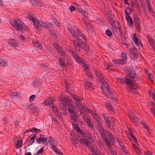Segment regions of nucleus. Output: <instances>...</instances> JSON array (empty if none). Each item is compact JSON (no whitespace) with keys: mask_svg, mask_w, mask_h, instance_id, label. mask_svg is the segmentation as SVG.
<instances>
[{"mask_svg":"<svg viewBox=\"0 0 155 155\" xmlns=\"http://www.w3.org/2000/svg\"><path fill=\"white\" fill-rule=\"evenodd\" d=\"M78 42L79 43V47L85 51H88V49L87 48V46L84 42L81 41V43H80L79 41Z\"/></svg>","mask_w":155,"mask_h":155,"instance_id":"nucleus-17","label":"nucleus"},{"mask_svg":"<svg viewBox=\"0 0 155 155\" xmlns=\"http://www.w3.org/2000/svg\"><path fill=\"white\" fill-rule=\"evenodd\" d=\"M131 121L134 123H136L139 120V118L136 116L131 117L130 118Z\"/></svg>","mask_w":155,"mask_h":155,"instance_id":"nucleus-31","label":"nucleus"},{"mask_svg":"<svg viewBox=\"0 0 155 155\" xmlns=\"http://www.w3.org/2000/svg\"><path fill=\"white\" fill-rule=\"evenodd\" d=\"M22 143V141L21 142V140H18L17 142V143L15 147L16 148H19L21 147V143Z\"/></svg>","mask_w":155,"mask_h":155,"instance_id":"nucleus-42","label":"nucleus"},{"mask_svg":"<svg viewBox=\"0 0 155 155\" xmlns=\"http://www.w3.org/2000/svg\"><path fill=\"white\" fill-rule=\"evenodd\" d=\"M101 135L103 137H106V133L105 131L104 130V129L103 130H101V131H100V132H99Z\"/></svg>","mask_w":155,"mask_h":155,"instance_id":"nucleus-48","label":"nucleus"},{"mask_svg":"<svg viewBox=\"0 0 155 155\" xmlns=\"http://www.w3.org/2000/svg\"><path fill=\"white\" fill-rule=\"evenodd\" d=\"M36 97V96L35 95H31L29 98L30 100V101H33L35 99V98Z\"/></svg>","mask_w":155,"mask_h":155,"instance_id":"nucleus-55","label":"nucleus"},{"mask_svg":"<svg viewBox=\"0 0 155 155\" xmlns=\"http://www.w3.org/2000/svg\"><path fill=\"white\" fill-rule=\"evenodd\" d=\"M133 40L137 45L139 46V44H140V43L139 41L138 38L134 34Z\"/></svg>","mask_w":155,"mask_h":155,"instance_id":"nucleus-24","label":"nucleus"},{"mask_svg":"<svg viewBox=\"0 0 155 155\" xmlns=\"http://www.w3.org/2000/svg\"><path fill=\"white\" fill-rule=\"evenodd\" d=\"M76 30L77 31L76 35L81 37L84 40V42H85L86 41V39L85 35L81 32V31L77 27H76Z\"/></svg>","mask_w":155,"mask_h":155,"instance_id":"nucleus-15","label":"nucleus"},{"mask_svg":"<svg viewBox=\"0 0 155 155\" xmlns=\"http://www.w3.org/2000/svg\"><path fill=\"white\" fill-rule=\"evenodd\" d=\"M83 21L85 28L89 31H91L92 29V28L90 22L86 21L84 19H83Z\"/></svg>","mask_w":155,"mask_h":155,"instance_id":"nucleus-16","label":"nucleus"},{"mask_svg":"<svg viewBox=\"0 0 155 155\" xmlns=\"http://www.w3.org/2000/svg\"><path fill=\"white\" fill-rule=\"evenodd\" d=\"M121 57L123 61L124 62H125V63H126V61L127 59V58L126 54L124 52H122L121 54Z\"/></svg>","mask_w":155,"mask_h":155,"instance_id":"nucleus-23","label":"nucleus"},{"mask_svg":"<svg viewBox=\"0 0 155 155\" xmlns=\"http://www.w3.org/2000/svg\"><path fill=\"white\" fill-rule=\"evenodd\" d=\"M61 96L58 98L59 100L64 104V105L67 106L69 105L71 102V99L68 96H63V93L61 94Z\"/></svg>","mask_w":155,"mask_h":155,"instance_id":"nucleus-6","label":"nucleus"},{"mask_svg":"<svg viewBox=\"0 0 155 155\" xmlns=\"http://www.w3.org/2000/svg\"><path fill=\"white\" fill-rule=\"evenodd\" d=\"M134 4L136 6V8L138 10V11L140 13H141L140 10V5L139 3L137 0H135Z\"/></svg>","mask_w":155,"mask_h":155,"instance_id":"nucleus-35","label":"nucleus"},{"mask_svg":"<svg viewBox=\"0 0 155 155\" xmlns=\"http://www.w3.org/2000/svg\"><path fill=\"white\" fill-rule=\"evenodd\" d=\"M44 149V147L41 148L38 151V152H37L36 154H39L43 152Z\"/></svg>","mask_w":155,"mask_h":155,"instance_id":"nucleus-52","label":"nucleus"},{"mask_svg":"<svg viewBox=\"0 0 155 155\" xmlns=\"http://www.w3.org/2000/svg\"><path fill=\"white\" fill-rule=\"evenodd\" d=\"M54 98L50 97L45 99L43 102V103L46 106L52 105L54 101Z\"/></svg>","mask_w":155,"mask_h":155,"instance_id":"nucleus-11","label":"nucleus"},{"mask_svg":"<svg viewBox=\"0 0 155 155\" xmlns=\"http://www.w3.org/2000/svg\"><path fill=\"white\" fill-rule=\"evenodd\" d=\"M127 24L130 26H133L134 25V22L132 19L127 22Z\"/></svg>","mask_w":155,"mask_h":155,"instance_id":"nucleus-50","label":"nucleus"},{"mask_svg":"<svg viewBox=\"0 0 155 155\" xmlns=\"http://www.w3.org/2000/svg\"><path fill=\"white\" fill-rule=\"evenodd\" d=\"M71 31L72 32H70L71 35L74 37H75L76 36V34L77 32V31L76 30V27L74 28V30H73Z\"/></svg>","mask_w":155,"mask_h":155,"instance_id":"nucleus-44","label":"nucleus"},{"mask_svg":"<svg viewBox=\"0 0 155 155\" xmlns=\"http://www.w3.org/2000/svg\"><path fill=\"white\" fill-rule=\"evenodd\" d=\"M71 114V116L70 117V118L74 121H76L77 120L78 116V115L77 112H75V111L73 112L70 113Z\"/></svg>","mask_w":155,"mask_h":155,"instance_id":"nucleus-14","label":"nucleus"},{"mask_svg":"<svg viewBox=\"0 0 155 155\" xmlns=\"http://www.w3.org/2000/svg\"><path fill=\"white\" fill-rule=\"evenodd\" d=\"M50 139V144L51 147L53 150L56 153H58L59 154L63 155L61 152L58 151V149L56 147V146L57 145L56 141L54 139L53 137H49Z\"/></svg>","mask_w":155,"mask_h":155,"instance_id":"nucleus-5","label":"nucleus"},{"mask_svg":"<svg viewBox=\"0 0 155 155\" xmlns=\"http://www.w3.org/2000/svg\"><path fill=\"white\" fill-rule=\"evenodd\" d=\"M134 150L137 154H140L141 152L138 148H135Z\"/></svg>","mask_w":155,"mask_h":155,"instance_id":"nucleus-62","label":"nucleus"},{"mask_svg":"<svg viewBox=\"0 0 155 155\" xmlns=\"http://www.w3.org/2000/svg\"><path fill=\"white\" fill-rule=\"evenodd\" d=\"M97 126L99 132H100V131H101V130H103L104 129L103 126H102L101 122L100 123L99 122L98 124H97Z\"/></svg>","mask_w":155,"mask_h":155,"instance_id":"nucleus-40","label":"nucleus"},{"mask_svg":"<svg viewBox=\"0 0 155 155\" xmlns=\"http://www.w3.org/2000/svg\"><path fill=\"white\" fill-rule=\"evenodd\" d=\"M20 95V94L18 92L16 91L11 94V96L12 98H15L18 97Z\"/></svg>","mask_w":155,"mask_h":155,"instance_id":"nucleus-30","label":"nucleus"},{"mask_svg":"<svg viewBox=\"0 0 155 155\" xmlns=\"http://www.w3.org/2000/svg\"><path fill=\"white\" fill-rule=\"evenodd\" d=\"M84 86L85 88L88 90H92L94 88L92 83L90 81H86L84 82Z\"/></svg>","mask_w":155,"mask_h":155,"instance_id":"nucleus-10","label":"nucleus"},{"mask_svg":"<svg viewBox=\"0 0 155 155\" xmlns=\"http://www.w3.org/2000/svg\"><path fill=\"white\" fill-rule=\"evenodd\" d=\"M36 135L34 134L32 137H31L30 139L28 141V142L30 143V145H31L35 141V137Z\"/></svg>","mask_w":155,"mask_h":155,"instance_id":"nucleus-26","label":"nucleus"},{"mask_svg":"<svg viewBox=\"0 0 155 155\" xmlns=\"http://www.w3.org/2000/svg\"><path fill=\"white\" fill-rule=\"evenodd\" d=\"M36 141L37 143L40 144L41 142H42V139L41 138L38 137L36 139Z\"/></svg>","mask_w":155,"mask_h":155,"instance_id":"nucleus-61","label":"nucleus"},{"mask_svg":"<svg viewBox=\"0 0 155 155\" xmlns=\"http://www.w3.org/2000/svg\"><path fill=\"white\" fill-rule=\"evenodd\" d=\"M8 43V44L10 46L14 47H16L18 45L17 43H16L13 39H9Z\"/></svg>","mask_w":155,"mask_h":155,"instance_id":"nucleus-18","label":"nucleus"},{"mask_svg":"<svg viewBox=\"0 0 155 155\" xmlns=\"http://www.w3.org/2000/svg\"><path fill=\"white\" fill-rule=\"evenodd\" d=\"M115 62L117 64H126L125 62H124L122 59H118L115 60Z\"/></svg>","mask_w":155,"mask_h":155,"instance_id":"nucleus-37","label":"nucleus"},{"mask_svg":"<svg viewBox=\"0 0 155 155\" xmlns=\"http://www.w3.org/2000/svg\"><path fill=\"white\" fill-rule=\"evenodd\" d=\"M75 121H74L73 122L72 121L73 127L77 131H80L81 129L79 128L78 125L77 124H75Z\"/></svg>","mask_w":155,"mask_h":155,"instance_id":"nucleus-29","label":"nucleus"},{"mask_svg":"<svg viewBox=\"0 0 155 155\" xmlns=\"http://www.w3.org/2000/svg\"><path fill=\"white\" fill-rule=\"evenodd\" d=\"M106 35L109 37H111L112 35V33L110 30L107 29L106 31Z\"/></svg>","mask_w":155,"mask_h":155,"instance_id":"nucleus-43","label":"nucleus"},{"mask_svg":"<svg viewBox=\"0 0 155 155\" xmlns=\"http://www.w3.org/2000/svg\"><path fill=\"white\" fill-rule=\"evenodd\" d=\"M90 150L92 152V155H97L99 151L98 150L97 148L96 147L91 148Z\"/></svg>","mask_w":155,"mask_h":155,"instance_id":"nucleus-22","label":"nucleus"},{"mask_svg":"<svg viewBox=\"0 0 155 155\" xmlns=\"http://www.w3.org/2000/svg\"><path fill=\"white\" fill-rule=\"evenodd\" d=\"M42 139V142L45 144L46 145L48 146V143H50V140L47 141L48 138L47 137L43 138Z\"/></svg>","mask_w":155,"mask_h":155,"instance_id":"nucleus-34","label":"nucleus"},{"mask_svg":"<svg viewBox=\"0 0 155 155\" xmlns=\"http://www.w3.org/2000/svg\"><path fill=\"white\" fill-rule=\"evenodd\" d=\"M30 131L32 132L38 133L39 132H41V130L40 129H37L36 128L33 127L31 129Z\"/></svg>","mask_w":155,"mask_h":155,"instance_id":"nucleus-46","label":"nucleus"},{"mask_svg":"<svg viewBox=\"0 0 155 155\" xmlns=\"http://www.w3.org/2000/svg\"><path fill=\"white\" fill-rule=\"evenodd\" d=\"M108 136L109 137L111 140L113 142L114 140V138L113 137L112 134L110 133H109V134L108 135Z\"/></svg>","mask_w":155,"mask_h":155,"instance_id":"nucleus-53","label":"nucleus"},{"mask_svg":"<svg viewBox=\"0 0 155 155\" xmlns=\"http://www.w3.org/2000/svg\"><path fill=\"white\" fill-rule=\"evenodd\" d=\"M148 75L152 81H154V78L153 75L150 73H148Z\"/></svg>","mask_w":155,"mask_h":155,"instance_id":"nucleus-59","label":"nucleus"},{"mask_svg":"<svg viewBox=\"0 0 155 155\" xmlns=\"http://www.w3.org/2000/svg\"><path fill=\"white\" fill-rule=\"evenodd\" d=\"M72 56L74 57L75 59L76 58H78V57L79 56L77 53L74 52H72Z\"/></svg>","mask_w":155,"mask_h":155,"instance_id":"nucleus-54","label":"nucleus"},{"mask_svg":"<svg viewBox=\"0 0 155 155\" xmlns=\"http://www.w3.org/2000/svg\"><path fill=\"white\" fill-rule=\"evenodd\" d=\"M83 67L87 76L91 78H92V75L90 72L89 68L87 66V65H86Z\"/></svg>","mask_w":155,"mask_h":155,"instance_id":"nucleus-13","label":"nucleus"},{"mask_svg":"<svg viewBox=\"0 0 155 155\" xmlns=\"http://www.w3.org/2000/svg\"><path fill=\"white\" fill-rule=\"evenodd\" d=\"M130 136L129 137V139L132 142H135L136 143L137 142V140L136 139L132 134H130Z\"/></svg>","mask_w":155,"mask_h":155,"instance_id":"nucleus-28","label":"nucleus"},{"mask_svg":"<svg viewBox=\"0 0 155 155\" xmlns=\"http://www.w3.org/2000/svg\"><path fill=\"white\" fill-rule=\"evenodd\" d=\"M104 137V139L105 142L107 146L109 149H111V146L108 140L106 138V137Z\"/></svg>","mask_w":155,"mask_h":155,"instance_id":"nucleus-33","label":"nucleus"},{"mask_svg":"<svg viewBox=\"0 0 155 155\" xmlns=\"http://www.w3.org/2000/svg\"><path fill=\"white\" fill-rule=\"evenodd\" d=\"M146 2L148 8L151 7L149 0H146Z\"/></svg>","mask_w":155,"mask_h":155,"instance_id":"nucleus-56","label":"nucleus"},{"mask_svg":"<svg viewBox=\"0 0 155 155\" xmlns=\"http://www.w3.org/2000/svg\"><path fill=\"white\" fill-rule=\"evenodd\" d=\"M126 73L128 78H130L131 79L127 78H118L117 79L118 82L122 84L125 83L127 85L133 84V81H136L138 79V77L136 74H134V72L130 70H127Z\"/></svg>","mask_w":155,"mask_h":155,"instance_id":"nucleus-2","label":"nucleus"},{"mask_svg":"<svg viewBox=\"0 0 155 155\" xmlns=\"http://www.w3.org/2000/svg\"><path fill=\"white\" fill-rule=\"evenodd\" d=\"M91 114L94 117V118L97 120V124H98L99 122V123L101 122L99 118L98 117L97 114L93 112L91 113Z\"/></svg>","mask_w":155,"mask_h":155,"instance_id":"nucleus-27","label":"nucleus"},{"mask_svg":"<svg viewBox=\"0 0 155 155\" xmlns=\"http://www.w3.org/2000/svg\"><path fill=\"white\" fill-rule=\"evenodd\" d=\"M28 18L32 21V22L34 23V26L36 29H40L43 27V22L39 21L37 18L32 17L31 15L28 16Z\"/></svg>","mask_w":155,"mask_h":155,"instance_id":"nucleus-4","label":"nucleus"},{"mask_svg":"<svg viewBox=\"0 0 155 155\" xmlns=\"http://www.w3.org/2000/svg\"><path fill=\"white\" fill-rule=\"evenodd\" d=\"M95 73L97 77V80L99 82H102L103 84V85L101 86V88L104 94L106 97L110 99L113 98L114 95L112 90L109 88L108 84L105 81L104 78L102 76V74L97 70L95 71Z\"/></svg>","mask_w":155,"mask_h":155,"instance_id":"nucleus-1","label":"nucleus"},{"mask_svg":"<svg viewBox=\"0 0 155 155\" xmlns=\"http://www.w3.org/2000/svg\"><path fill=\"white\" fill-rule=\"evenodd\" d=\"M87 124L89 127L92 128H94L93 124L91 121L90 122H88V123Z\"/></svg>","mask_w":155,"mask_h":155,"instance_id":"nucleus-60","label":"nucleus"},{"mask_svg":"<svg viewBox=\"0 0 155 155\" xmlns=\"http://www.w3.org/2000/svg\"><path fill=\"white\" fill-rule=\"evenodd\" d=\"M69 9L71 11H74L75 10L74 7L73 6H71L69 7Z\"/></svg>","mask_w":155,"mask_h":155,"instance_id":"nucleus-64","label":"nucleus"},{"mask_svg":"<svg viewBox=\"0 0 155 155\" xmlns=\"http://www.w3.org/2000/svg\"><path fill=\"white\" fill-rule=\"evenodd\" d=\"M134 20L135 24L136 25L138 31H140V19L137 15H135L134 16Z\"/></svg>","mask_w":155,"mask_h":155,"instance_id":"nucleus-8","label":"nucleus"},{"mask_svg":"<svg viewBox=\"0 0 155 155\" xmlns=\"http://www.w3.org/2000/svg\"><path fill=\"white\" fill-rule=\"evenodd\" d=\"M10 22L12 25L17 30L22 32L23 29L28 30V27L24 25L23 22L20 20L16 21L10 20Z\"/></svg>","mask_w":155,"mask_h":155,"instance_id":"nucleus-3","label":"nucleus"},{"mask_svg":"<svg viewBox=\"0 0 155 155\" xmlns=\"http://www.w3.org/2000/svg\"><path fill=\"white\" fill-rule=\"evenodd\" d=\"M68 109L69 111V113L73 112L75 111L76 108L73 105L71 104H69V106L68 107Z\"/></svg>","mask_w":155,"mask_h":155,"instance_id":"nucleus-21","label":"nucleus"},{"mask_svg":"<svg viewBox=\"0 0 155 155\" xmlns=\"http://www.w3.org/2000/svg\"><path fill=\"white\" fill-rule=\"evenodd\" d=\"M76 61L79 63L80 64H81L82 67H84V66L86 65V64L84 63L82 60L81 57L78 56V58H76L75 59Z\"/></svg>","mask_w":155,"mask_h":155,"instance_id":"nucleus-19","label":"nucleus"},{"mask_svg":"<svg viewBox=\"0 0 155 155\" xmlns=\"http://www.w3.org/2000/svg\"><path fill=\"white\" fill-rule=\"evenodd\" d=\"M92 140V138L91 137H86L84 139H81V142L84 144L85 145H88L90 144V143L89 141L90 140L91 141Z\"/></svg>","mask_w":155,"mask_h":155,"instance_id":"nucleus-9","label":"nucleus"},{"mask_svg":"<svg viewBox=\"0 0 155 155\" xmlns=\"http://www.w3.org/2000/svg\"><path fill=\"white\" fill-rule=\"evenodd\" d=\"M72 43L75 48L79 51V43H78L76 40H73Z\"/></svg>","mask_w":155,"mask_h":155,"instance_id":"nucleus-20","label":"nucleus"},{"mask_svg":"<svg viewBox=\"0 0 155 155\" xmlns=\"http://www.w3.org/2000/svg\"><path fill=\"white\" fill-rule=\"evenodd\" d=\"M109 111L111 114H113L114 112V108L112 106L110 109H109Z\"/></svg>","mask_w":155,"mask_h":155,"instance_id":"nucleus-57","label":"nucleus"},{"mask_svg":"<svg viewBox=\"0 0 155 155\" xmlns=\"http://www.w3.org/2000/svg\"><path fill=\"white\" fill-rule=\"evenodd\" d=\"M83 101V99L81 98L76 99V100L74 101L76 107L78 109H79L81 112H83L84 109L82 103Z\"/></svg>","mask_w":155,"mask_h":155,"instance_id":"nucleus-7","label":"nucleus"},{"mask_svg":"<svg viewBox=\"0 0 155 155\" xmlns=\"http://www.w3.org/2000/svg\"><path fill=\"white\" fill-rule=\"evenodd\" d=\"M59 60L60 64L62 67H64L65 66V61L64 59L62 58H59Z\"/></svg>","mask_w":155,"mask_h":155,"instance_id":"nucleus-32","label":"nucleus"},{"mask_svg":"<svg viewBox=\"0 0 155 155\" xmlns=\"http://www.w3.org/2000/svg\"><path fill=\"white\" fill-rule=\"evenodd\" d=\"M118 144L120 145L121 148L124 151V152L126 153H127L128 152L126 150V148L124 147V146L123 145V144L122 143V142L118 140L117 141Z\"/></svg>","mask_w":155,"mask_h":155,"instance_id":"nucleus-25","label":"nucleus"},{"mask_svg":"<svg viewBox=\"0 0 155 155\" xmlns=\"http://www.w3.org/2000/svg\"><path fill=\"white\" fill-rule=\"evenodd\" d=\"M53 45L54 48H56V49L58 51H60V50L61 49V47L58 45L56 43H54L53 44Z\"/></svg>","mask_w":155,"mask_h":155,"instance_id":"nucleus-47","label":"nucleus"},{"mask_svg":"<svg viewBox=\"0 0 155 155\" xmlns=\"http://www.w3.org/2000/svg\"><path fill=\"white\" fill-rule=\"evenodd\" d=\"M147 38L149 42L152 46L153 50L155 51V42L154 41L150 35H148Z\"/></svg>","mask_w":155,"mask_h":155,"instance_id":"nucleus-12","label":"nucleus"},{"mask_svg":"<svg viewBox=\"0 0 155 155\" xmlns=\"http://www.w3.org/2000/svg\"><path fill=\"white\" fill-rule=\"evenodd\" d=\"M128 116L130 118L131 117H133L135 116L134 113L130 110H129L128 111Z\"/></svg>","mask_w":155,"mask_h":155,"instance_id":"nucleus-41","label":"nucleus"},{"mask_svg":"<svg viewBox=\"0 0 155 155\" xmlns=\"http://www.w3.org/2000/svg\"><path fill=\"white\" fill-rule=\"evenodd\" d=\"M114 124V123L113 122H110L108 124L109 128L112 129L113 128V125Z\"/></svg>","mask_w":155,"mask_h":155,"instance_id":"nucleus-58","label":"nucleus"},{"mask_svg":"<svg viewBox=\"0 0 155 155\" xmlns=\"http://www.w3.org/2000/svg\"><path fill=\"white\" fill-rule=\"evenodd\" d=\"M6 64V62L5 60L2 59H0V66L4 67Z\"/></svg>","mask_w":155,"mask_h":155,"instance_id":"nucleus-36","label":"nucleus"},{"mask_svg":"<svg viewBox=\"0 0 155 155\" xmlns=\"http://www.w3.org/2000/svg\"><path fill=\"white\" fill-rule=\"evenodd\" d=\"M142 7L143 8V9L145 12L146 5L144 0H140Z\"/></svg>","mask_w":155,"mask_h":155,"instance_id":"nucleus-38","label":"nucleus"},{"mask_svg":"<svg viewBox=\"0 0 155 155\" xmlns=\"http://www.w3.org/2000/svg\"><path fill=\"white\" fill-rule=\"evenodd\" d=\"M42 25L44 28H47L48 26V23L47 22H43Z\"/></svg>","mask_w":155,"mask_h":155,"instance_id":"nucleus-51","label":"nucleus"},{"mask_svg":"<svg viewBox=\"0 0 155 155\" xmlns=\"http://www.w3.org/2000/svg\"><path fill=\"white\" fill-rule=\"evenodd\" d=\"M58 51L61 56L64 57L65 55V53L64 51H62L61 49L60 50V51Z\"/></svg>","mask_w":155,"mask_h":155,"instance_id":"nucleus-63","label":"nucleus"},{"mask_svg":"<svg viewBox=\"0 0 155 155\" xmlns=\"http://www.w3.org/2000/svg\"><path fill=\"white\" fill-rule=\"evenodd\" d=\"M59 107L63 111H66V108L63 106L62 104H59Z\"/></svg>","mask_w":155,"mask_h":155,"instance_id":"nucleus-49","label":"nucleus"},{"mask_svg":"<svg viewBox=\"0 0 155 155\" xmlns=\"http://www.w3.org/2000/svg\"><path fill=\"white\" fill-rule=\"evenodd\" d=\"M125 12L126 13L125 17L126 20H127V22L130 21L131 19V17L130 16L129 13H128L126 10H125Z\"/></svg>","mask_w":155,"mask_h":155,"instance_id":"nucleus-39","label":"nucleus"},{"mask_svg":"<svg viewBox=\"0 0 155 155\" xmlns=\"http://www.w3.org/2000/svg\"><path fill=\"white\" fill-rule=\"evenodd\" d=\"M81 13L82 15L84 17V18H87L88 17V14L87 12H85L84 11H82Z\"/></svg>","mask_w":155,"mask_h":155,"instance_id":"nucleus-45","label":"nucleus"}]
</instances>
